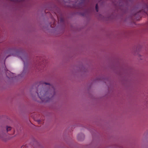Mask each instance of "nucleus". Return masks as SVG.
<instances>
[{"mask_svg": "<svg viewBox=\"0 0 148 148\" xmlns=\"http://www.w3.org/2000/svg\"><path fill=\"white\" fill-rule=\"evenodd\" d=\"M42 86L40 90H37L39 97L43 102H47L55 94V89L52 85L46 82H42L38 85V87Z\"/></svg>", "mask_w": 148, "mask_h": 148, "instance_id": "1", "label": "nucleus"}, {"mask_svg": "<svg viewBox=\"0 0 148 148\" xmlns=\"http://www.w3.org/2000/svg\"><path fill=\"white\" fill-rule=\"evenodd\" d=\"M10 126L2 125L0 126V138L3 140L6 141L10 139L7 135V133L11 130Z\"/></svg>", "mask_w": 148, "mask_h": 148, "instance_id": "2", "label": "nucleus"}, {"mask_svg": "<svg viewBox=\"0 0 148 148\" xmlns=\"http://www.w3.org/2000/svg\"><path fill=\"white\" fill-rule=\"evenodd\" d=\"M8 72H10L9 75V76L10 77H8L9 78H13L14 77V75H13L14 74L10 72V71H9Z\"/></svg>", "mask_w": 148, "mask_h": 148, "instance_id": "3", "label": "nucleus"}, {"mask_svg": "<svg viewBox=\"0 0 148 148\" xmlns=\"http://www.w3.org/2000/svg\"><path fill=\"white\" fill-rule=\"evenodd\" d=\"M95 9L96 10L97 12H98V4H97L95 6Z\"/></svg>", "mask_w": 148, "mask_h": 148, "instance_id": "4", "label": "nucleus"}, {"mask_svg": "<svg viewBox=\"0 0 148 148\" xmlns=\"http://www.w3.org/2000/svg\"><path fill=\"white\" fill-rule=\"evenodd\" d=\"M8 73L7 72L6 73V75L7 76H8Z\"/></svg>", "mask_w": 148, "mask_h": 148, "instance_id": "5", "label": "nucleus"}]
</instances>
